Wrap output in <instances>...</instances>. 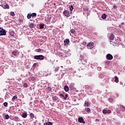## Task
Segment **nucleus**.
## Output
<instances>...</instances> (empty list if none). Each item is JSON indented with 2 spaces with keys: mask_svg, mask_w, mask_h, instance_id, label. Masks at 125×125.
<instances>
[{
  "mask_svg": "<svg viewBox=\"0 0 125 125\" xmlns=\"http://www.w3.org/2000/svg\"><path fill=\"white\" fill-rule=\"evenodd\" d=\"M34 59H36V60H43V59H44V56L42 55H35L34 56Z\"/></svg>",
  "mask_w": 125,
  "mask_h": 125,
  "instance_id": "1",
  "label": "nucleus"
},
{
  "mask_svg": "<svg viewBox=\"0 0 125 125\" xmlns=\"http://www.w3.org/2000/svg\"><path fill=\"white\" fill-rule=\"evenodd\" d=\"M93 46H94V43L93 42H89L87 44L88 49H92V48H93Z\"/></svg>",
  "mask_w": 125,
  "mask_h": 125,
  "instance_id": "2",
  "label": "nucleus"
},
{
  "mask_svg": "<svg viewBox=\"0 0 125 125\" xmlns=\"http://www.w3.org/2000/svg\"><path fill=\"white\" fill-rule=\"evenodd\" d=\"M6 35V31L2 28L0 27V36H5Z\"/></svg>",
  "mask_w": 125,
  "mask_h": 125,
  "instance_id": "3",
  "label": "nucleus"
},
{
  "mask_svg": "<svg viewBox=\"0 0 125 125\" xmlns=\"http://www.w3.org/2000/svg\"><path fill=\"white\" fill-rule=\"evenodd\" d=\"M0 6H1V7H2V8L4 9H9V5H8L7 3H5V4H0Z\"/></svg>",
  "mask_w": 125,
  "mask_h": 125,
  "instance_id": "4",
  "label": "nucleus"
},
{
  "mask_svg": "<svg viewBox=\"0 0 125 125\" xmlns=\"http://www.w3.org/2000/svg\"><path fill=\"white\" fill-rule=\"evenodd\" d=\"M64 15L66 16V17H69L70 16V12L68 10H65L63 12Z\"/></svg>",
  "mask_w": 125,
  "mask_h": 125,
  "instance_id": "5",
  "label": "nucleus"
},
{
  "mask_svg": "<svg viewBox=\"0 0 125 125\" xmlns=\"http://www.w3.org/2000/svg\"><path fill=\"white\" fill-rule=\"evenodd\" d=\"M106 58L108 60H112V59H113V56L110 54H108L106 55Z\"/></svg>",
  "mask_w": 125,
  "mask_h": 125,
  "instance_id": "6",
  "label": "nucleus"
},
{
  "mask_svg": "<svg viewBox=\"0 0 125 125\" xmlns=\"http://www.w3.org/2000/svg\"><path fill=\"white\" fill-rule=\"evenodd\" d=\"M78 122L81 124H85V122L83 121V117H79L78 118Z\"/></svg>",
  "mask_w": 125,
  "mask_h": 125,
  "instance_id": "7",
  "label": "nucleus"
},
{
  "mask_svg": "<svg viewBox=\"0 0 125 125\" xmlns=\"http://www.w3.org/2000/svg\"><path fill=\"white\" fill-rule=\"evenodd\" d=\"M83 106L84 107H89L90 106V103L87 101H85Z\"/></svg>",
  "mask_w": 125,
  "mask_h": 125,
  "instance_id": "8",
  "label": "nucleus"
},
{
  "mask_svg": "<svg viewBox=\"0 0 125 125\" xmlns=\"http://www.w3.org/2000/svg\"><path fill=\"white\" fill-rule=\"evenodd\" d=\"M103 114H110L111 113V110H106V109H104L103 110Z\"/></svg>",
  "mask_w": 125,
  "mask_h": 125,
  "instance_id": "9",
  "label": "nucleus"
},
{
  "mask_svg": "<svg viewBox=\"0 0 125 125\" xmlns=\"http://www.w3.org/2000/svg\"><path fill=\"white\" fill-rule=\"evenodd\" d=\"M74 83H71L70 85H69V88L70 89H71V90H74V89H75V87H74Z\"/></svg>",
  "mask_w": 125,
  "mask_h": 125,
  "instance_id": "10",
  "label": "nucleus"
},
{
  "mask_svg": "<svg viewBox=\"0 0 125 125\" xmlns=\"http://www.w3.org/2000/svg\"><path fill=\"white\" fill-rule=\"evenodd\" d=\"M69 42H70V41L69 40V39H66L64 41V45H67V44H69Z\"/></svg>",
  "mask_w": 125,
  "mask_h": 125,
  "instance_id": "11",
  "label": "nucleus"
},
{
  "mask_svg": "<svg viewBox=\"0 0 125 125\" xmlns=\"http://www.w3.org/2000/svg\"><path fill=\"white\" fill-rule=\"evenodd\" d=\"M115 39V36H114V34H111L110 36L109 37V39L110 41H114V39Z\"/></svg>",
  "mask_w": 125,
  "mask_h": 125,
  "instance_id": "12",
  "label": "nucleus"
},
{
  "mask_svg": "<svg viewBox=\"0 0 125 125\" xmlns=\"http://www.w3.org/2000/svg\"><path fill=\"white\" fill-rule=\"evenodd\" d=\"M29 117L31 118V119H32V120H33V119H35V114H34L33 113H31L29 114Z\"/></svg>",
  "mask_w": 125,
  "mask_h": 125,
  "instance_id": "13",
  "label": "nucleus"
},
{
  "mask_svg": "<svg viewBox=\"0 0 125 125\" xmlns=\"http://www.w3.org/2000/svg\"><path fill=\"white\" fill-rule=\"evenodd\" d=\"M13 119L15 122H19L20 121L19 117H18V116H15Z\"/></svg>",
  "mask_w": 125,
  "mask_h": 125,
  "instance_id": "14",
  "label": "nucleus"
},
{
  "mask_svg": "<svg viewBox=\"0 0 125 125\" xmlns=\"http://www.w3.org/2000/svg\"><path fill=\"white\" fill-rule=\"evenodd\" d=\"M85 111H86L87 113H90V112H91V110H90V108H89V107H86L85 108Z\"/></svg>",
  "mask_w": 125,
  "mask_h": 125,
  "instance_id": "15",
  "label": "nucleus"
},
{
  "mask_svg": "<svg viewBox=\"0 0 125 125\" xmlns=\"http://www.w3.org/2000/svg\"><path fill=\"white\" fill-rule=\"evenodd\" d=\"M64 89L65 91L68 92V91H69V87H68L67 85H65L64 87Z\"/></svg>",
  "mask_w": 125,
  "mask_h": 125,
  "instance_id": "16",
  "label": "nucleus"
},
{
  "mask_svg": "<svg viewBox=\"0 0 125 125\" xmlns=\"http://www.w3.org/2000/svg\"><path fill=\"white\" fill-rule=\"evenodd\" d=\"M29 27L30 28H34L35 27V24L34 23H30L29 24Z\"/></svg>",
  "mask_w": 125,
  "mask_h": 125,
  "instance_id": "17",
  "label": "nucleus"
},
{
  "mask_svg": "<svg viewBox=\"0 0 125 125\" xmlns=\"http://www.w3.org/2000/svg\"><path fill=\"white\" fill-rule=\"evenodd\" d=\"M52 99L53 101H57V100L58 99V98L56 96H53L52 97Z\"/></svg>",
  "mask_w": 125,
  "mask_h": 125,
  "instance_id": "18",
  "label": "nucleus"
},
{
  "mask_svg": "<svg viewBox=\"0 0 125 125\" xmlns=\"http://www.w3.org/2000/svg\"><path fill=\"white\" fill-rule=\"evenodd\" d=\"M10 35L11 36V37H13V36H14V34H15V33L14 32V31L11 30L10 31Z\"/></svg>",
  "mask_w": 125,
  "mask_h": 125,
  "instance_id": "19",
  "label": "nucleus"
},
{
  "mask_svg": "<svg viewBox=\"0 0 125 125\" xmlns=\"http://www.w3.org/2000/svg\"><path fill=\"white\" fill-rule=\"evenodd\" d=\"M120 109L122 112H125V107L124 106H120Z\"/></svg>",
  "mask_w": 125,
  "mask_h": 125,
  "instance_id": "20",
  "label": "nucleus"
},
{
  "mask_svg": "<svg viewBox=\"0 0 125 125\" xmlns=\"http://www.w3.org/2000/svg\"><path fill=\"white\" fill-rule=\"evenodd\" d=\"M22 117L23 118H27V113H22Z\"/></svg>",
  "mask_w": 125,
  "mask_h": 125,
  "instance_id": "21",
  "label": "nucleus"
},
{
  "mask_svg": "<svg viewBox=\"0 0 125 125\" xmlns=\"http://www.w3.org/2000/svg\"><path fill=\"white\" fill-rule=\"evenodd\" d=\"M106 18H107V15H106V14H104L102 15V19H105Z\"/></svg>",
  "mask_w": 125,
  "mask_h": 125,
  "instance_id": "22",
  "label": "nucleus"
},
{
  "mask_svg": "<svg viewBox=\"0 0 125 125\" xmlns=\"http://www.w3.org/2000/svg\"><path fill=\"white\" fill-rule=\"evenodd\" d=\"M12 53L14 56H17V52L16 51H13Z\"/></svg>",
  "mask_w": 125,
  "mask_h": 125,
  "instance_id": "23",
  "label": "nucleus"
},
{
  "mask_svg": "<svg viewBox=\"0 0 125 125\" xmlns=\"http://www.w3.org/2000/svg\"><path fill=\"white\" fill-rule=\"evenodd\" d=\"M4 119L5 120H8V119H9V115H8V114L5 115Z\"/></svg>",
  "mask_w": 125,
  "mask_h": 125,
  "instance_id": "24",
  "label": "nucleus"
},
{
  "mask_svg": "<svg viewBox=\"0 0 125 125\" xmlns=\"http://www.w3.org/2000/svg\"><path fill=\"white\" fill-rule=\"evenodd\" d=\"M114 78H115V80L114 82H115V83H118V82H119V79L118 78V77H117V76H115L114 77Z\"/></svg>",
  "mask_w": 125,
  "mask_h": 125,
  "instance_id": "25",
  "label": "nucleus"
},
{
  "mask_svg": "<svg viewBox=\"0 0 125 125\" xmlns=\"http://www.w3.org/2000/svg\"><path fill=\"white\" fill-rule=\"evenodd\" d=\"M18 97L17 95L14 96L12 99V101H14L16 99H17Z\"/></svg>",
  "mask_w": 125,
  "mask_h": 125,
  "instance_id": "26",
  "label": "nucleus"
},
{
  "mask_svg": "<svg viewBox=\"0 0 125 125\" xmlns=\"http://www.w3.org/2000/svg\"><path fill=\"white\" fill-rule=\"evenodd\" d=\"M70 33H72V34H76V30H75V29H72L70 30Z\"/></svg>",
  "mask_w": 125,
  "mask_h": 125,
  "instance_id": "27",
  "label": "nucleus"
},
{
  "mask_svg": "<svg viewBox=\"0 0 125 125\" xmlns=\"http://www.w3.org/2000/svg\"><path fill=\"white\" fill-rule=\"evenodd\" d=\"M68 96H69V95H68V94H66L65 95V97H63L64 100H67V98H68Z\"/></svg>",
  "mask_w": 125,
  "mask_h": 125,
  "instance_id": "28",
  "label": "nucleus"
},
{
  "mask_svg": "<svg viewBox=\"0 0 125 125\" xmlns=\"http://www.w3.org/2000/svg\"><path fill=\"white\" fill-rule=\"evenodd\" d=\"M82 64H85L87 63L86 60H83L82 62Z\"/></svg>",
  "mask_w": 125,
  "mask_h": 125,
  "instance_id": "29",
  "label": "nucleus"
},
{
  "mask_svg": "<svg viewBox=\"0 0 125 125\" xmlns=\"http://www.w3.org/2000/svg\"><path fill=\"white\" fill-rule=\"evenodd\" d=\"M44 125H52V123L51 122H48L44 123Z\"/></svg>",
  "mask_w": 125,
  "mask_h": 125,
  "instance_id": "30",
  "label": "nucleus"
},
{
  "mask_svg": "<svg viewBox=\"0 0 125 125\" xmlns=\"http://www.w3.org/2000/svg\"><path fill=\"white\" fill-rule=\"evenodd\" d=\"M11 16H15V13L14 12H11L10 13Z\"/></svg>",
  "mask_w": 125,
  "mask_h": 125,
  "instance_id": "31",
  "label": "nucleus"
},
{
  "mask_svg": "<svg viewBox=\"0 0 125 125\" xmlns=\"http://www.w3.org/2000/svg\"><path fill=\"white\" fill-rule=\"evenodd\" d=\"M40 29H43L44 28V24H40Z\"/></svg>",
  "mask_w": 125,
  "mask_h": 125,
  "instance_id": "32",
  "label": "nucleus"
},
{
  "mask_svg": "<svg viewBox=\"0 0 125 125\" xmlns=\"http://www.w3.org/2000/svg\"><path fill=\"white\" fill-rule=\"evenodd\" d=\"M31 17H32V15L31 14H28L27 18L28 19H31Z\"/></svg>",
  "mask_w": 125,
  "mask_h": 125,
  "instance_id": "33",
  "label": "nucleus"
},
{
  "mask_svg": "<svg viewBox=\"0 0 125 125\" xmlns=\"http://www.w3.org/2000/svg\"><path fill=\"white\" fill-rule=\"evenodd\" d=\"M31 16L32 17H35V16H37V14L36 13H33L31 14Z\"/></svg>",
  "mask_w": 125,
  "mask_h": 125,
  "instance_id": "34",
  "label": "nucleus"
},
{
  "mask_svg": "<svg viewBox=\"0 0 125 125\" xmlns=\"http://www.w3.org/2000/svg\"><path fill=\"white\" fill-rule=\"evenodd\" d=\"M69 9L71 11H72V10H73V9H74V7H73V5H71L69 7Z\"/></svg>",
  "mask_w": 125,
  "mask_h": 125,
  "instance_id": "35",
  "label": "nucleus"
},
{
  "mask_svg": "<svg viewBox=\"0 0 125 125\" xmlns=\"http://www.w3.org/2000/svg\"><path fill=\"white\" fill-rule=\"evenodd\" d=\"M7 105H8V104L6 102H5L3 103V105L4 107H7Z\"/></svg>",
  "mask_w": 125,
  "mask_h": 125,
  "instance_id": "36",
  "label": "nucleus"
},
{
  "mask_svg": "<svg viewBox=\"0 0 125 125\" xmlns=\"http://www.w3.org/2000/svg\"><path fill=\"white\" fill-rule=\"evenodd\" d=\"M23 86H24V87H27L28 86V84L26 83H24L23 84Z\"/></svg>",
  "mask_w": 125,
  "mask_h": 125,
  "instance_id": "37",
  "label": "nucleus"
},
{
  "mask_svg": "<svg viewBox=\"0 0 125 125\" xmlns=\"http://www.w3.org/2000/svg\"><path fill=\"white\" fill-rule=\"evenodd\" d=\"M41 51H42V49H36L37 52H41Z\"/></svg>",
  "mask_w": 125,
  "mask_h": 125,
  "instance_id": "38",
  "label": "nucleus"
},
{
  "mask_svg": "<svg viewBox=\"0 0 125 125\" xmlns=\"http://www.w3.org/2000/svg\"><path fill=\"white\" fill-rule=\"evenodd\" d=\"M113 43H114V42L112 41L110 42V44H113V45H115V44H113Z\"/></svg>",
  "mask_w": 125,
  "mask_h": 125,
  "instance_id": "39",
  "label": "nucleus"
},
{
  "mask_svg": "<svg viewBox=\"0 0 125 125\" xmlns=\"http://www.w3.org/2000/svg\"><path fill=\"white\" fill-rule=\"evenodd\" d=\"M60 96H62V97H64V95H63L62 94H60Z\"/></svg>",
  "mask_w": 125,
  "mask_h": 125,
  "instance_id": "40",
  "label": "nucleus"
},
{
  "mask_svg": "<svg viewBox=\"0 0 125 125\" xmlns=\"http://www.w3.org/2000/svg\"><path fill=\"white\" fill-rule=\"evenodd\" d=\"M55 72H57V71H58V68H55Z\"/></svg>",
  "mask_w": 125,
  "mask_h": 125,
  "instance_id": "41",
  "label": "nucleus"
},
{
  "mask_svg": "<svg viewBox=\"0 0 125 125\" xmlns=\"http://www.w3.org/2000/svg\"><path fill=\"white\" fill-rule=\"evenodd\" d=\"M113 8H117V6L116 5H115L114 6H113Z\"/></svg>",
  "mask_w": 125,
  "mask_h": 125,
  "instance_id": "42",
  "label": "nucleus"
},
{
  "mask_svg": "<svg viewBox=\"0 0 125 125\" xmlns=\"http://www.w3.org/2000/svg\"><path fill=\"white\" fill-rule=\"evenodd\" d=\"M106 64H109V63H110V62L109 61H106Z\"/></svg>",
  "mask_w": 125,
  "mask_h": 125,
  "instance_id": "43",
  "label": "nucleus"
},
{
  "mask_svg": "<svg viewBox=\"0 0 125 125\" xmlns=\"http://www.w3.org/2000/svg\"><path fill=\"white\" fill-rule=\"evenodd\" d=\"M96 122H99V119H96Z\"/></svg>",
  "mask_w": 125,
  "mask_h": 125,
  "instance_id": "44",
  "label": "nucleus"
},
{
  "mask_svg": "<svg viewBox=\"0 0 125 125\" xmlns=\"http://www.w3.org/2000/svg\"><path fill=\"white\" fill-rule=\"evenodd\" d=\"M34 67L36 66V65L35 64L33 65Z\"/></svg>",
  "mask_w": 125,
  "mask_h": 125,
  "instance_id": "45",
  "label": "nucleus"
},
{
  "mask_svg": "<svg viewBox=\"0 0 125 125\" xmlns=\"http://www.w3.org/2000/svg\"><path fill=\"white\" fill-rule=\"evenodd\" d=\"M75 125V124H73V125Z\"/></svg>",
  "mask_w": 125,
  "mask_h": 125,
  "instance_id": "46",
  "label": "nucleus"
}]
</instances>
